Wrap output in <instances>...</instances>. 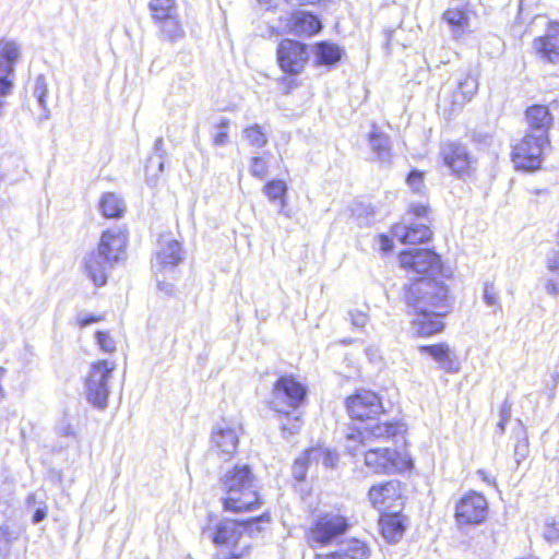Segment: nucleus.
<instances>
[{
    "label": "nucleus",
    "mask_w": 559,
    "mask_h": 559,
    "mask_svg": "<svg viewBox=\"0 0 559 559\" xmlns=\"http://www.w3.org/2000/svg\"><path fill=\"white\" fill-rule=\"evenodd\" d=\"M11 532L8 526H0V559H7L11 549Z\"/></svg>",
    "instance_id": "44"
},
{
    "label": "nucleus",
    "mask_w": 559,
    "mask_h": 559,
    "mask_svg": "<svg viewBox=\"0 0 559 559\" xmlns=\"http://www.w3.org/2000/svg\"><path fill=\"white\" fill-rule=\"evenodd\" d=\"M319 19L310 12L298 11L290 19L289 29L297 36H311L320 32Z\"/></svg>",
    "instance_id": "26"
},
{
    "label": "nucleus",
    "mask_w": 559,
    "mask_h": 559,
    "mask_svg": "<svg viewBox=\"0 0 559 559\" xmlns=\"http://www.w3.org/2000/svg\"><path fill=\"white\" fill-rule=\"evenodd\" d=\"M548 136L526 133L523 140L513 147L512 158L515 168L523 170H536L542 165V153Z\"/></svg>",
    "instance_id": "10"
},
{
    "label": "nucleus",
    "mask_w": 559,
    "mask_h": 559,
    "mask_svg": "<svg viewBox=\"0 0 559 559\" xmlns=\"http://www.w3.org/2000/svg\"><path fill=\"white\" fill-rule=\"evenodd\" d=\"M526 121L530 127V132L536 136L543 134L547 136V132L552 123V116L548 107L544 105H534L526 109Z\"/></svg>",
    "instance_id": "25"
},
{
    "label": "nucleus",
    "mask_w": 559,
    "mask_h": 559,
    "mask_svg": "<svg viewBox=\"0 0 559 559\" xmlns=\"http://www.w3.org/2000/svg\"><path fill=\"white\" fill-rule=\"evenodd\" d=\"M229 127V120L223 118L218 124H216L217 132L214 135L213 143L216 146H224L228 142L227 129Z\"/></svg>",
    "instance_id": "45"
},
{
    "label": "nucleus",
    "mask_w": 559,
    "mask_h": 559,
    "mask_svg": "<svg viewBox=\"0 0 559 559\" xmlns=\"http://www.w3.org/2000/svg\"><path fill=\"white\" fill-rule=\"evenodd\" d=\"M99 320H100V317H96V316L81 317V318H79V324L81 328H85V326L90 325L91 323L97 322Z\"/></svg>",
    "instance_id": "59"
},
{
    "label": "nucleus",
    "mask_w": 559,
    "mask_h": 559,
    "mask_svg": "<svg viewBox=\"0 0 559 559\" xmlns=\"http://www.w3.org/2000/svg\"><path fill=\"white\" fill-rule=\"evenodd\" d=\"M47 516V507L45 506V503H43L41 507H38L35 512H34V515H33V523L37 524V523H40L41 521H44Z\"/></svg>",
    "instance_id": "55"
},
{
    "label": "nucleus",
    "mask_w": 559,
    "mask_h": 559,
    "mask_svg": "<svg viewBox=\"0 0 559 559\" xmlns=\"http://www.w3.org/2000/svg\"><path fill=\"white\" fill-rule=\"evenodd\" d=\"M346 450L353 456L364 455L366 466L376 474H392L400 469L399 454L390 448L346 443Z\"/></svg>",
    "instance_id": "6"
},
{
    "label": "nucleus",
    "mask_w": 559,
    "mask_h": 559,
    "mask_svg": "<svg viewBox=\"0 0 559 559\" xmlns=\"http://www.w3.org/2000/svg\"><path fill=\"white\" fill-rule=\"evenodd\" d=\"M371 504L381 512L401 510L403 507L402 486L397 480L373 485L368 492Z\"/></svg>",
    "instance_id": "13"
},
{
    "label": "nucleus",
    "mask_w": 559,
    "mask_h": 559,
    "mask_svg": "<svg viewBox=\"0 0 559 559\" xmlns=\"http://www.w3.org/2000/svg\"><path fill=\"white\" fill-rule=\"evenodd\" d=\"M163 144H164V142H163L162 138L156 139V141H155V148L157 151L162 150Z\"/></svg>",
    "instance_id": "63"
},
{
    "label": "nucleus",
    "mask_w": 559,
    "mask_h": 559,
    "mask_svg": "<svg viewBox=\"0 0 559 559\" xmlns=\"http://www.w3.org/2000/svg\"><path fill=\"white\" fill-rule=\"evenodd\" d=\"M369 144L380 163L386 165L391 163V144L388 135L373 128L369 136Z\"/></svg>",
    "instance_id": "31"
},
{
    "label": "nucleus",
    "mask_w": 559,
    "mask_h": 559,
    "mask_svg": "<svg viewBox=\"0 0 559 559\" xmlns=\"http://www.w3.org/2000/svg\"><path fill=\"white\" fill-rule=\"evenodd\" d=\"M543 537L549 544L559 543V520L547 519L545 521Z\"/></svg>",
    "instance_id": "41"
},
{
    "label": "nucleus",
    "mask_w": 559,
    "mask_h": 559,
    "mask_svg": "<svg viewBox=\"0 0 559 559\" xmlns=\"http://www.w3.org/2000/svg\"><path fill=\"white\" fill-rule=\"evenodd\" d=\"M36 502V495H29L27 498V503L31 506Z\"/></svg>",
    "instance_id": "64"
},
{
    "label": "nucleus",
    "mask_w": 559,
    "mask_h": 559,
    "mask_svg": "<svg viewBox=\"0 0 559 559\" xmlns=\"http://www.w3.org/2000/svg\"><path fill=\"white\" fill-rule=\"evenodd\" d=\"M512 404L509 400H504L500 406L499 415L500 419L510 420L511 418Z\"/></svg>",
    "instance_id": "53"
},
{
    "label": "nucleus",
    "mask_w": 559,
    "mask_h": 559,
    "mask_svg": "<svg viewBox=\"0 0 559 559\" xmlns=\"http://www.w3.org/2000/svg\"><path fill=\"white\" fill-rule=\"evenodd\" d=\"M114 361L99 360L92 365L85 382L87 401L98 409H105L108 404V381L115 370Z\"/></svg>",
    "instance_id": "5"
},
{
    "label": "nucleus",
    "mask_w": 559,
    "mask_h": 559,
    "mask_svg": "<svg viewBox=\"0 0 559 559\" xmlns=\"http://www.w3.org/2000/svg\"><path fill=\"white\" fill-rule=\"evenodd\" d=\"M263 191L270 201L281 200L282 205H284V195L287 191V186L283 180L269 181L264 186Z\"/></svg>",
    "instance_id": "37"
},
{
    "label": "nucleus",
    "mask_w": 559,
    "mask_h": 559,
    "mask_svg": "<svg viewBox=\"0 0 559 559\" xmlns=\"http://www.w3.org/2000/svg\"><path fill=\"white\" fill-rule=\"evenodd\" d=\"M226 496L223 507L226 511H251L261 504L255 489L254 477L248 465H236L221 479Z\"/></svg>",
    "instance_id": "2"
},
{
    "label": "nucleus",
    "mask_w": 559,
    "mask_h": 559,
    "mask_svg": "<svg viewBox=\"0 0 559 559\" xmlns=\"http://www.w3.org/2000/svg\"><path fill=\"white\" fill-rule=\"evenodd\" d=\"M403 269L417 274H437L441 270L440 257L427 249L406 250L400 254Z\"/></svg>",
    "instance_id": "15"
},
{
    "label": "nucleus",
    "mask_w": 559,
    "mask_h": 559,
    "mask_svg": "<svg viewBox=\"0 0 559 559\" xmlns=\"http://www.w3.org/2000/svg\"><path fill=\"white\" fill-rule=\"evenodd\" d=\"M286 1L289 3H293V4L305 5V4L313 3L316 0H286Z\"/></svg>",
    "instance_id": "62"
},
{
    "label": "nucleus",
    "mask_w": 559,
    "mask_h": 559,
    "mask_svg": "<svg viewBox=\"0 0 559 559\" xmlns=\"http://www.w3.org/2000/svg\"><path fill=\"white\" fill-rule=\"evenodd\" d=\"M348 528L349 523L344 515L334 512L321 514L307 533L308 544L311 548L328 546L344 535Z\"/></svg>",
    "instance_id": "4"
},
{
    "label": "nucleus",
    "mask_w": 559,
    "mask_h": 559,
    "mask_svg": "<svg viewBox=\"0 0 559 559\" xmlns=\"http://www.w3.org/2000/svg\"><path fill=\"white\" fill-rule=\"evenodd\" d=\"M243 138L249 145L262 148L267 144V134L264 128L258 123L251 124L243 130Z\"/></svg>",
    "instance_id": "35"
},
{
    "label": "nucleus",
    "mask_w": 559,
    "mask_h": 559,
    "mask_svg": "<svg viewBox=\"0 0 559 559\" xmlns=\"http://www.w3.org/2000/svg\"><path fill=\"white\" fill-rule=\"evenodd\" d=\"M314 62L319 66H333L342 58L341 48L328 41L318 43L313 48Z\"/></svg>",
    "instance_id": "30"
},
{
    "label": "nucleus",
    "mask_w": 559,
    "mask_h": 559,
    "mask_svg": "<svg viewBox=\"0 0 559 559\" xmlns=\"http://www.w3.org/2000/svg\"><path fill=\"white\" fill-rule=\"evenodd\" d=\"M124 203L115 193H106L100 200V210L105 217H120L124 212Z\"/></svg>",
    "instance_id": "34"
},
{
    "label": "nucleus",
    "mask_w": 559,
    "mask_h": 559,
    "mask_svg": "<svg viewBox=\"0 0 559 559\" xmlns=\"http://www.w3.org/2000/svg\"><path fill=\"white\" fill-rule=\"evenodd\" d=\"M443 21L452 28L455 38L461 37L468 27L469 19L463 9L449 8L442 15Z\"/></svg>",
    "instance_id": "32"
},
{
    "label": "nucleus",
    "mask_w": 559,
    "mask_h": 559,
    "mask_svg": "<svg viewBox=\"0 0 559 559\" xmlns=\"http://www.w3.org/2000/svg\"><path fill=\"white\" fill-rule=\"evenodd\" d=\"M439 154L443 164L457 177L468 176L473 170L474 158L460 142H443Z\"/></svg>",
    "instance_id": "12"
},
{
    "label": "nucleus",
    "mask_w": 559,
    "mask_h": 559,
    "mask_svg": "<svg viewBox=\"0 0 559 559\" xmlns=\"http://www.w3.org/2000/svg\"><path fill=\"white\" fill-rule=\"evenodd\" d=\"M154 24L158 28V37L160 40L174 44L186 37V31L179 13L154 22Z\"/></svg>",
    "instance_id": "27"
},
{
    "label": "nucleus",
    "mask_w": 559,
    "mask_h": 559,
    "mask_svg": "<svg viewBox=\"0 0 559 559\" xmlns=\"http://www.w3.org/2000/svg\"><path fill=\"white\" fill-rule=\"evenodd\" d=\"M449 309L450 308L409 312L413 317L411 321L412 331L421 337L440 333L444 328L442 318L449 312Z\"/></svg>",
    "instance_id": "18"
},
{
    "label": "nucleus",
    "mask_w": 559,
    "mask_h": 559,
    "mask_svg": "<svg viewBox=\"0 0 559 559\" xmlns=\"http://www.w3.org/2000/svg\"><path fill=\"white\" fill-rule=\"evenodd\" d=\"M405 299L409 312L450 308L447 286L431 277L412 283Z\"/></svg>",
    "instance_id": "3"
},
{
    "label": "nucleus",
    "mask_w": 559,
    "mask_h": 559,
    "mask_svg": "<svg viewBox=\"0 0 559 559\" xmlns=\"http://www.w3.org/2000/svg\"><path fill=\"white\" fill-rule=\"evenodd\" d=\"M380 246H381L382 251L388 252L393 247L392 240L389 237L381 235L380 236Z\"/></svg>",
    "instance_id": "60"
},
{
    "label": "nucleus",
    "mask_w": 559,
    "mask_h": 559,
    "mask_svg": "<svg viewBox=\"0 0 559 559\" xmlns=\"http://www.w3.org/2000/svg\"><path fill=\"white\" fill-rule=\"evenodd\" d=\"M488 503L486 498L475 491L460 499L455 508V519L459 524H479L487 518Z\"/></svg>",
    "instance_id": "16"
},
{
    "label": "nucleus",
    "mask_w": 559,
    "mask_h": 559,
    "mask_svg": "<svg viewBox=\"0 0 559 559\" xmlns=\"http://www.w3.org/2000/svg\"><path fill=\"white\" fill-rule=\"evenodd\" d=\"M97 344L106 353H112L116 349L115 341L106 332H97Z\"/></svg>",
    "instance_id": "48"
},
{
    "label": "nucleus",
    "mask_w": 559,
    "mask_h": 559,
    "mask_svg": "<svg viewBox=\"0 0 559 559\" xmlns=\"http://www.w3.org/2000/svg\"><path fill=\"white\" fill-rule=\"evenodd\" d=\"M13 73L14 68L0 60V95H7L10 93L13 86V80L11 79Z\"/></svg>",
    "instance_id": "38"
},
{
    "label": "nucleus",
    "mask_w": 559,
    "mask_h": 559,
    "mask_svg": "<svg viewBox=\"0 0 559 559\" xmlns=\"http://www.w3.org/2000/svg\"><path fill=\"white\" fill-rule=\"evenodd\" d=\"M369 556L368 546L357 538H352L342 542L333 552L317 555L316 559H368Z\"/></svg>",
    "instance_id": "22"
},
{
    "label": "nucleus",
    "mask_w": 559,
    "mask_h": 559,
    "mask_svg": "<svg viewBox=\"0 0 559 559\" xmlns=\"http://www.w3.org/2000/svg\"><path fill=\"white\" fill-rule=\"evenodd\" d=\"M348 314L352 324L357 328H364L369 321L368 314L360 310H352L348 312Z\"/></svg>",
    "instance_id": "50"
},
{
    "label": "nucleus",
    "mask_w": 559,
    "mask_h": 559,
    "mask_svg": "<svg viewBox=\"0 0 559 559\" xmlns=\"http://www.w3.org/2000/svg\"><path fill=\"white\" fill-rule=\"evenodd\" d=\"M57 432L58 435L62 437L72 436L74 433L71 423L68 418H63L58 425H57Z\"/></svg>",
    "instance_id": "52"
},
{
    "label": "nucleus",
    "mask_w": 559,
    "mask_h": 559,
    "mask_svg": "<svg viewBox=\"0 0 559 559\" xmlns=\"http://www.w3.org/2000/svg\"><path fill=\"white\" fill-rule=\"evenodd\" d=\"M545 289L547 294L551 296H558L559 295V283L554 280H548L545 285Z\"/></svg>",
    "instance_id": "56"
},
{
    "label": "nucleus",
    "mask_w": 559,
    "mask_h": 559,
    "mask_svg": "<svg viewBox=\"0 0 559 559\" xmlns=\"http://www.w3.org/2000/svg\"><path fill=\"white\" fill-rule=\"evenodd\" d=\"M393 236L404 245H419L430 240L432 233L426 223L396 224Z\"/></svg>",
    "instance_id": "21"
},
{
    "label": "nucleus",
    "mask_w": 559,
    "mask_h": 559,
    "mask_svg": "<svg viewBox=\"0 0 559 559\" xmlns=\"http://www.w3.org/2000/svg\"><path fill=\"white\" fill-rule=\"evenodd\" d=\"M126 247V231L122 228H114L103 233L97 249L107 257V260L117 263L124 259Z\"/></svg>",
    "instance_id": "20"
},
{
    "label": "nucleus",
    "mask_w": 559,
    "mask_h": 559,
    "mask_svg": "<svg viewBox=\"0 0 559 559\" xmlns=\"http://www.w3.org/2000/svg\"><path fill=\"white\" fill-rule=\"evenodd\" d=\"M276 57L283 72L300 74L309 60L308 46L294 39H283L277 46Z\"/></svg>",
    "instance_id": "11"
},
{
    "label": "nucleus",
    "mask_w": 559,
    "mask_h": 559,
    "mask_svg": "<svg viewBox=\"0 0 559 559\" xmlns=\"http://www.w3.org/2000/svg\"><path fill=\"white\" fill-rule=\"evenodd\" d=\"M250 174L258 178V179H264L266 178L269 174V163L265 158L261 156H253L250 160Z\"/></svg>",
    "instance_id": "40"
},
{
    "label": "nucleus",
    "mask_w": 559,
    "mask_h": 559,
    "mask_svg": "<svg viewBox=\"0 0 559 559\" xmlns=\"http://www.w3.org/2000/svg\"><path fill=\"white\" fill-rule=\"evenodd\" d=\"M535 50L550 62L559 60V23H551L547 34L534 40Z\"/></svg>",
    "instance_id": "24"
},
{
    "label": "nucleus",
    "mask_w": 559,
    "mask_h": 559,
    "mask_svg": "<svg viewBox=\"0 0 559 559\" xmlns=\"http://www.w3.org/2000/svg\"><path fill=\"white\" fill-rule=\"evenodd\" d=\"M264 516L238 522L222 520L214 527L203 530V536L218 547V559H243L251 549V534L259 531L257 523Z\"/></svg>",
    "instance_id": "1"
},
{
    "label": "nucleus",
    "mask_w": 559,
    "mask_h": 559,
    "mask_svg": "<svg viewBox=\"0 0 559 559\" xmlns=\"http://www.w3.org/2000/svg\"><path fill=\"white\" fill-rule=\"evenodd\" d=\"M241 426L231 421L217 423L211 433V450L222 461H230L238 448Z\"/></svg>",
    "instance_id": "9"
},
{
    "label": "nucleus",
    "mask_w": 559,
    "mask_h": 559,
    "mask_svg": "<svg viewBox=\"0 0 559 559\" xmlns=\"http://www.w3.org/2000/svg\"><path fill=\"white\" fill-rule=\"evenodd\" d=\"M428 211V206L424 203H412L409 205L408 214H412L417 218H425Z\"/></svg>",
    "instance_id": "51"
},
{
    "label": "nucleus",
    "mask_w": 559,
    "mask_h": 559,
    "mask_svg": "<svg viewBox=\"0 0 559 559\" xmlns=\"http://www.w3.org/2000/svg\"><path fill=\"white\" fill-rule=\"evenodd\" d=\"M183 259V251L179 241L170 236H163L159 240V249L153 261L156 274L173 271Z\"/></svg>",
    "instance_id": "19"
},
{
    "label": "nucleus",
    "mask_w": 559,
    "mask_h": 559,
    "mask_svg": "<svg viewBox=\"0 0 559 559\" xmlns=\"http://www.w3.org/2000/svg\"><path fill=\"white\" fill-rule=\"evenodd\" d=\"M478 90V81L472 74H466L457 83L445 85L440 92L439 107L444 114L452 115L469 102Z\"/></svg>",
    "instance_id": "8"
},
{
    "label": "nucleus",
    "mask_w": 559,
    "mask_h": 559,
    "mask_svg": "<svg viewBox=\"0 0 559 559\" xmlns=\"http://www.w3.org/2000/svg\"><path fill=\"white\" fill-rule=\"evenodd\" d=\"M114 265L107 257L97 249L85 258V272L96 286H103L107 282L108 270Z\"/></svg>",
    "instance_id": "23"
},
{
    "label": "nucleus",
    "mask_w": 559,
    "mask_h": 559,
    "mask_svg": "<svg viewBox=\"0 0 559 559\" xmlns=\"http://www.w3.org/2000/svg\"><path fill=\"white\" fill-rule=\"evenodd\" d=\"M401 510L383 512L380 518L379 525L383 537L388 542L399 540L404 533V524L400 515Z\"/></svg>",
    "instance_id": "28"
},
{
    "label": "nucleus",
    "mask_w": 559,
    "mask_h": 559,
    "mask_svg": "<svg viewBox=\"0 0 559 559\" xmlns=\"http://www.w3.org/2000/svg\"><path fill=\"white\" fill-rule=\"evenodd\" d=\"M306 388L293 377H281L274 384L271 408L280 414L288 415L299 407L306 397Z\"/></svg>",
    "instance_id": "7"
},
{
    "label": "nucleus",
    "mask_w": 559,
    "mask_h": 559,
    "mask_svg": "<svg viewBox=\"0 0 559 559\" xmlns=\"http://www.w3.org/2000/svg\"><path fill=\"white\" fill-rule=\"evenodd\" d=\"M545 263L551 274L559 275V248L547 253Z\"/></svg>",
    "instance_id": "47"
},
{
    "label": "nucleus",
    "mask_w": 559,
    "mask_h": 559,
    "mask_svg": "<svg viewBox=\"0 0 559 559\" xmlns=\"http://www.w3.org/2000/svg\"><path fill=\"white\" fill-rule=\"evenodd\" d=\"M307 457L312 460H322L326 467H334L335 462L337 461V455L334 452L321 448L307 450Z\"/></svg>",
    "instance_id": "39"
},
{
    "label": "nucleus",
    "mask_w": 559,
    "mask_h": 559,
    "mask_svg": "<svg viewBox=\"0 0 559 559\" xmlns=\"http://www.w3.org/2000/svg\"><path fill=\"white\" fill-rule=\"evenodd\" d=\"M527 441L525 440L524 442H518V444L515 445V457H516V462L520 463V461L522 459H524L526 456V453H527Z\"/></svg>",
    "instance_id": "54"
},
{
    "label": "nucleus",
    "mask_w": 559,
    "mask_h": 559,
    "mask_svg": "<svg viewBox=\"0 0 559 559\" xmlns=\"http://www.w3.org/2000/svg\"><path fill=\"white\" fill-rule=\"evenodd\" d=\"M420 352L429 354L447 372H456L457 364L445 344L425 345L419 348Z\"/></svg>",
    "instance_id": "29"
},
{
    "label": "nucleus",
    "mask_w": 559,
    "mask_h": 559,
    "mask_svg": "<svg viewBox=\"0 0 559 559\" xmlns=\"http://www.w3.org/2000/svg\"><path fill=\"white\" fill-rule=\"evenodd\" d=\"M148 10L153 23L179 13L177 0H151Z\"/></svg>",
    "instance_id": "33"
},
{
    "label": "nucleus",
    "mask_w": 559,
    "mask_h": 559,
    "mask_svg": "<svg viewBox=\"0 0 559 559\" xmlns=\"http://www.w3.org/2000/svg\"><path fill=\"white\" fill-rule=\"evenodd\" d=\"M48 94V83L44 75H38L35 80L34 96L37 98L39 106L46 109V97Z\"/></svg>",
    "instance_id": "42"
},
{
    "label": "nucleus",
    "mask_w": 559,
    "mask_h": 559,
    "mask_svg": "<svg viewBox=\"0 0 559 559\" xmlns=\"http://www.w3.org/2000/svg\"><path fill=\"white\" fill-rule=\"evenodd\" d=\"M157 286H158L159 290L164 292L167 295H171L175 289V287L171 283H167V282L160 281L158 278H157Z\"/></svg>",
    "instance_id": "58"
},
{
    "label": "nucleus",
    "mask_w": 559,
    "mask_h": 559,
    "mask_svg": "<svg viewBox=\"0 0 559 559\" xmlns=\"http://www.w3.org/2000/svg\"><path fill=\"white\" fill-rule=\"evenodd\" d=\"M508 421L509 420L500 419L496 427V433H498L499 436H502L506 431V426H507Z\"/></svg>",
    "instance_id": "61"
},
{
    "label": "nucleus",
    "mask_w": 559,
    "mask_h": 559,
    "mask_svg": "<svg viewBox=\"0 0 559 559\" xmlns=\"http://www.w3.org/2000/svg\"><path fill=\"white\" fill-rule=\"evenodd\" d=\"M349 416L355 419H371L382 413L380 397L371 391H360L346 401Z\"/></svg>",
    "instance_id": "17"
},
{
    "label": "nucleus",
    "mask_w": 559,
    "mask_h": 559,
    "mask_svg": "<svg viewBox=\"0 0 559 559\" xmlns=\"http://www.w3.org/2000/svg\"><path fill=\"white\" fill-rule=\"evenodd\" d=\"M403 430V425L399 423H373L367 425L362 430H357L347 436V443L360 447L376 445L391 439Z\"/></svg>",
    "instance_id": "14"
},
{
    "label": "nucleus",
    "mask_w": 559,
    "mask_h": 559,
    "mask_svg": "<svg viewBox=\"0 0 559 559\" xmlns=\"http://www.w3.org/2000/svg\"><path fill=\"white\" fill-rule=\"evenodd\" d=\"M310 461H312V459L307 457V452L305 453V455L302 457H299L295 461L293 473H294V477L297 480H302L305 478V476H306L305 466H306V463L310 462Z\"/></svg>",
    "instance_id": "49"
},
{
    "label": "nucleus",
    "mask_w": 559,
    "mask_h": 559,
    "mask_svg": "<svg viewBox=\"0 0 559 559\" xmlns=\"http://www.w3.org/2000/svg\"><path fill=\"white\" fill-rule=\"evenodd\" d=\"M300 428V423H299V419L298 418H295L294 423L290 425V424H283L282 426V429H283V432H289L290 435L295 433L296 431H298V429Z\"/></svg>",
    "instance_id": "57"
},
{
    "label": "nucleus",
    "mask_w": 559,
    "mask_h": 559,
    "mask_svg": "<svg viewBox=\"0 0 559 559\" xmlns=\"http://www.w3.org/2000/svg\"><path fill=\"white\" fill-rule=\"evenodd\" d=\"M484 301L488 307H493L495 310H500L498 290L493 284L486 283L484 286Z\"/></svg>",
    "instance_id": "43"
},
{
    "label": "nucleus",
    "mask_w": 559,
    "mask_h": 559,
    "mask_svg": "<svg viewBox=\"0 0 559 559\" xmlns=\"http://www.w3.org/2000/svg\"><path fill=\"white\" fill-rule=\"evenodd\" d=\"M21 56L20 46L10 39L0 40V60L4 61L5 64L14 68Z\"/></svg>",
    "instance_id": "36"
},
{
    "label": "nucleus",
    "mask_w": 559,
    "mask_h": 559,
    "mask_svg": "<svg viewBox=\"0 0 559 559\" xmlns=\"http://www.w3.org/2000/svg\"><path fill=\"white\" fill-rule=\"evenodd\" d=\"M408 187L415 193H423L425 190L424 174L418 170H413L406 179Z\"/></svg>",
    "instance_id": "46"
}]
</instances>
